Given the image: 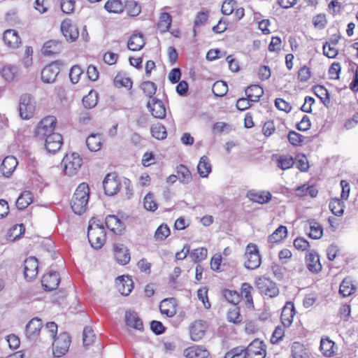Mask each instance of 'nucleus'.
<instances>
[{"mask_svg":"<svg viewBox=\"0 0 358 358\" xmlns=\"http://www.w3.org/2000/svg\"><path fill=\"white\" fill-rule=\"evenodd\" d=\"M90 189L87 183L83 182L76 188L71 200V208L78 215L83 213L87 208Z\"/></svg>","mask_w":358,"mask_h":358,"instance_id":"f257e3e1","label":"nucleus"},{"mask_svg":"<svg viewBox=\"0 0 358 358\" xmlns=\"http://www.w3.org/2000/svg\"><path fill=\"white\" fill-rule=\"evenodd\" d=\"M60 44L56 41H49L43 46V53L45 56L57 54L59 52Z\"/></svg>","mask_w":358,"mask_h":358,"instance_id":"58836bf2","label":"nucleus"},{"mask_svg":"<svg viewBox=\"0 0 358 358\" xmlns=\"http://www.w3.org/2000/svg\"><path fill=\"white\" fill-rule=\"evenodd\" d=\"M75 2L74 0H61L60 6L62 10L67 14L72 13L74 10Z\"/></svg>","mask_w":358,"mask_h":358,"instance_id":"0e129e2a","label":"nucleus"},{"mask_svg":"<svg viewBox=\"0 0 358 358\" xmlns=\"http://www.w3.org/2000/svg\"><path fill=\"white\" fill-rule=\"evenodd\" d=\"M114 255L116 261L122 265H125L130 260V255L128 249L123 244H115L114 245Z\"/></svg>","mask_w":358,"mask_h":358,"instance_id":"aec40b11","label":"nucleus"},{"mask_svg":"<svg viewBox=\"0 0 358 358\" xmlns=\"http://www.w3.org/2000/svg\"><path fill=\"white\" fill-rule=\"evenodd\" d=\"M197 171L201 178H206L212 171L210 160L207 156H202L197 165Z\"/></svg>","mask_w":358,"mask_h":358,"instance_id":"c85d7f7f","label":"nucleus"},{"mask_svg":"<svg viewBox=\"0 0 358 358\" xmlns=\"http://www.w3.org/2000/svg\"><path fill=\"white\" fill-rule=\"evenodd\" d=\"M36 110L34 98L29 94H24L20 98L19 111L20 117L24 120L31 118Z\"/></svg>","mask_w":358,"mask_h":358,"instance_id":"7ed1b4c3","label":"nucleus"},{"mask_svg":"<svg viewBox=\"0 0 358 358\" xmlns=\"http://www.w3.org/2000/svg\"><path fill=\"white\" fill-rule=\"evenodd\" d=\"M105 223L108 229L115 234H121L124 229L122 222L115 215H108L105 219Z\"/></svg>","mask_w":358,"mask_h":358,"instance_id":"b1692460","label":"nucleus"},{"mask_svg":"<svg viewBox=\"0 0 358 358\" xmlns=\"http://www.w3.org/2000/svg\"><path fill=\"white\" fill-rule=\"evenodd\" d=\"M33 201L32 193L29 191L23 192L17 198L16 206L20 210L26 208Z\"/></svg>","mask_w":358,"mask_h":358,"instance_id":"473e14b6","label":"nucleus"},{"mask_svg":"<svg viewBox=\"0 0 358 358\" xmlns=\"http://www.w3.org/2000/svg\"><path fill=\"white\" fill-rule=\"evenodd\" d=\"M105 194L108 196L115 194L119 190L120 183L114 173H108L103 181Z\"/></svg>","mask_w":358,"mask_h":358,"instance_id":"ddd939ff","label":"nucleus"},{"mask_svg":"<svg viewBox=\"0 0 358 358\" xmlns=\"http://www.w3.org/2000/svg\"><path fill=\"white\" fill-rule=\"evenodd\" d=\"M42 327L41 319L38 317L31 319L26 326V336H38Z\"/></svg>","mask_w":358,"mask_h":358,"instance_id":"cd10ccee","label":"nucleus"},{"mask_svg":"<svg viewBox=\"0 0 358 358\" xmlns=\"http://www.w3.org/2000/svg\"><path fill=\"white\" fill-rule=\"evenodd\" d=\"M250 199L259 203H268L271 199V194L268 192H262L260 193H250Z\"/></svg>","mask_w":358,"mask_h":358,"instance_id":"a19ab883","label":"nucleus"},{"mask_svg":"<svg viewBox=\"0 0 358 358\" xmlns=\"http://www.w3.org/2000/svg\"><path fill=\"white\" fill-rule=\"evenodd\" d=\"M243 353L245 358H264L266 345L259 338H255L244 349Z\"/></svg>","mask_w":358,"mask_h":358,"instance_id":"0eeeda50","label":"nucleus"},{"mask_svg":"<svg viewBox=\"0 0 358 358\" xmlns=\"http://www.w3.org/2000/svg\"><path fill=\"white\" fill-rule=\"evenodd\" d=\"M61 62L55 61L46 66L41 71V79L44 83H52L60 72Z\"/></svg>","mask_w":358,"mask_h":358,"instance_id":"6e6552de","label":"nucleus"},{"mask_svg":"<svg viewBox=\"0 0 358 358\" xmlns=\"http://www.w3.org/2000/svg\"><path fill=\"white\" fill-rule=\"evenodd\" d=\"M227 319L229 322L235 324L240 323L242 321V317L240 314V310L238 307H233L229 309L227 313Z\"/></svg>","mask_w":358,"mask_h":358,"instance_id":"6e6d98bb","label":"nucleus"},{"mask_svg":"<svg viewBox=\"0 0 358 358\" xmlns=\"http://www.w3.org/2000/svg\"><path fill=\"white\" fill-rule=\"evenodd\" d=\"M127 12L129 15L131 17H136L139 15L141 11V6L136 1H128L125 5Z\"/></svg>","mask_w":358,"mask_h":358,"instance_id":"8fccbe9b","label":"nucleus"},{"mask_svg":"<svg viewBox=\"0 0 358 358\" xmlns=\"http://www.w3.org/2000/svg\"><path fill=\"white\" fill-rule=\"evenodd\" d=\"M295 315V309L292 302H287L281 313L280 320L284 327H289Z\"/></svg>","mask_w":358,"mask_h":358,"instance_id":"a211bd4d","label":"nucleus"},{"mask_svg":"<svg viewBox=\"0 0 358 358\" xmlns=\"http://www.w3.org/2000/svg\"><path fill=\"white\" fill-rule=\"evenodd\" d=\"M61 31L67 41L73 42L78 38V27L69 19H66L62 22Z\"/></svg>","mask_w":358,"mask_h":358,"instance_id":"f8f14e48","label":"nucleus"},{"mask_svg":"<svg viewBox=\"0 0 358 358\" xmlns=\"http://www.w3.org/2000/svg\"><path fill=\"white\" fill-rule=\"evenodd\" d=\"M150 131L152 136L158 140H163L166 138V129L162 124L158 123L153 125L150 129Z\"/></svg>","mask_w":358,"mask_h":358,"instance_id":"79ce46f5","label":"nucleus"},{"mask_svg":"<svg viewBox=\"0 0 358 358\" xmlns=\"http://www.w3.org/2000/svg\"><path fill=\"white\" fill-rule=\"evenodd\" d=\"M287 137L289 143L295 146L299 145L302 142H304L308 138L294 131H289Z\"/></svg>","mask_w":358,"mask_h":358,"instance_id":"864d4df0","label":"nucleus"},{"mask_svg":"<svg viewBox=\"0 0 358 358\" xmlns=\"http://www.w3.org/2000/svg\"><path fill=\"white\" fill-rule=\"evenodd\" d=\"M294 164L301 171H306L309 168V164L305 155L297 156Z\"/></svg>","mask_w":358,"mask_h":358,"instance_id":"680f3d73","label":"nucleus"},{"mask_svg":"<svg viewBox=\"0 0 358 358\" xmlns=\"http://www.w3.org/2000/svg\"><path fill=\"white\" fill-rule=\"evenodd\" d=\"M19 69L13 64H6L1 70L2 78L7 82H12L18 76Z\"/></svg>","mask_w":358,"mask_h":358,"instance_id":"a878e982","label":"nucleus"},{"mask_svg":"<svg viewBox=\"0 0 358 358\" xmlns=\"http://www.w3.org/2000/svg\"><path fill=\"white\" fill-rule=\"evenodd\" d=\"M253 290L252 287L247 282H244L241 285V294L245 299L248 304L252 305L253 303L252 296L251 294Z\"/></svg>","mask_w":358,"mask_h":358,"instance_id":"603ef678","label":"nucleus"},{"mask_svg":"<svg viewBox=\"0 0 358 358\" xmlns=\"http://www.w3.org/2000/svg\"><path fill=\"white\" fill-rule=\"evenodd\" d=\"M52 352L55 357H60L68 351L71 342V337H53Z\"/></svg>","mask_w":358,"mask_h":358,"instance_id":"1a4fd4ad","label":"nucleus"},{"mask_svg":"<svg viewBox=\"0 0 358 358\" xmlns=\"http://www.w3.org/2000/svg\"><path fill=\"white\" fill-rule=\"evenodd\" d=\"M295 194L298 196H303L309 194L311 197H313V186H307L303 185L295 189Z\"/></svg>","mask_w":358,"mask_h":358,"instance_id":"052dcab7","label":"nucleus"},{"mask_svg":"<svg viewBox=\"0 0 358 358\" xmlns=\"http://www.w3.org/2000/svg\"><path fill=\"white\" fill-rule=\"evenodd\" d=\"M88 149L92 152L99 150L102 145V138L100 134H91L86 139Z\"/></svg>","mask_w":358,"mask_h":358,"instance_id":"2f4dec72","label":"nucleus"},{"mask_svg":"<svg viewBox=\"0 0 358 358\" xmlns=\"http://www.w3.org/2000/svg\"><path fill=\"white\" fill-rule=\"evenodd\" d=\"M183 355L186 358H207L209 352L202 346L194 345L186 348L183 352Z\"/></svg>","mask_w":358,"mask_h":358,"instance_id":"4be33fe9","label":"nucleus"},{"mask_svg":"<svg viewBox=\"0 0 358 358\" xmlns=\"http://www.w3.org/2000/svg\"><path fill=\"white\" fill-rule=\"evenodd\" d=\"M98 101V94L96 92L91 90L87 96H85L83 99V103L85 108H92L96 104Z\"/></svg>","mask_w":358,"mask_h":358,"instance_id":"ea45409f","label":"nucleus"},{"mask_svg":"<svg viewBox=\"0 0 358 358\" xmlns=\"http://www.w3.org/2000/svg\"><path fill=\"white\" fill-rule=\"evenodd\" d=\"M150 329L156 335H159L164 332L165 327L161 322L157 320H152L150 322Z\"/></svg>","mask_w":358,"mask_h":358,"instance_id":"338daca9","label":"nucleus"},{"mask_svg":"<svg viewBox=\"0 0 358 358\" xmlns=\"http://www.w3.org/2000/svg\"><path fill=\"white\" fill-rule=\"evenodd\" d=\"M56 117L48 116L43 118L38 124L35 135L39 139L45 138L48 134H53L56 125Z\"/></svg>","mask_w":358,"mask_h":358,"instance_id":"423d86ee","label":"nucleus"},{"mask_svg":"<svg viewBox=\"0 0 358 358\" xmlns=\"http://www.w3.org/2000/svg\"><path fill=\"white\" fill-rule=\"evenodd\" d=\"M243 348H234L227 352L224 358H245Z\"/></svg>","mask_w":358,"mask_h":358,"instance_id":"69168bd1","label":"nucleus"},{"mask_svg":"<svg viewBox=\"0 0 358 358\" xmlns=\"http://www.w3.org/2000/svg\"><path fill=\"white\" fill-rule=\"evenodd\" d=\"M245 267L248 269H255L261 264V257L256 245L250 243L246 247L245 252Z\"/></svg>","mask_w":358,"mask_h":358,"instance_id":"39448f33","label":"nucleus"},{"mask_svg":"<svg viewBox=\"0 0 358 358\" xmlns=\"http://www.w3.org/2000/svg\"><path fill=\"white\" fill-rule=\"evenodd\" d=\"M245 94L250 101H258L264 94V90L258 85H252L245 90Z\"/></svg>","mask_w":358,"mask_h":358,"instance_id":"7c9ffc66","label":"nucleus"},{"mask_svg":"<svg viewBox=\"0 0 358 358\" xmlns=\"http://www.w3.org/2000/svg\"><path fill=\"white\" fill-rule=\"evenodd\" d=\"M104 8L109 13H120L123 11L124 5L121 0H108Z\"/></svg>","mask_w":358,"mask_h":358,"instance_id":"f704fd0d","label":"nucleus"},{"mask_svg":"<svg viewBox=\"0 0 358 358\" xmlns=\"http://www.w3.org/2000/svg\"><path fill=\"white\" fill-rule=\"evenodd\" d=\"M60 282L59 275L56 271H50L43 276L41 283L45 290L55 289Z\"/></svg>","mask_w":358,"mask_h":358,"instance_id":"4468645a","label":"nucleus"},{"mask_svg":"<svg viewBox=\"0 0 358 358\" xmlns=\"http://www.w3.org/2000/svg\"><path fill=\"white\" fill-rule=\"evenodd\" d=\"M17 165V161L13 156L5 157L1 164L0 170L2 174L6 177H9Z\"/></svg>","mask_w":358,"mask_h":358,"instance_id":"393cba45","label":"nucleus"},{"mask_svg":"<svg viewBox=\"0 0 358 358\" xmlns=\"http://www.w3.org/2000/svg\"><path fill=\"white\" fill-rule=\"evenodd\" d=\"M287 235V229L285 226H280L275 231L268 236V241L270 243H278L285 238Z\"/></svg>","mask_w":358,"mask_h":358,"instance_id":"e433bc0d","label":"nucleus"},{"mask_svg":"<svg viewBox=\"0 0 358 358\" xmlns=\"http://www.w3.org/2000/svg\"><path fill=\"white\" fill-rule=\"evenodd\" d=\"M145 45L143 35L141 33L134 34L127 43V47L130 50L138 51Z\"/></svg>","mask_w":358,"mask_h":358,"instance_id":"bb28decb","label":"nucleus"},{"mask_svg":"<svg viewBox=\"0 0 358 358\" xmlns=\"http://www.w3.org/2000/svg\"><path fill=\"white\" fill-rule=\"evenodd\" d=\"M356 288L351 280L345 278L340 285L339 293L343 296L346 297L352 294Z\"/></svg>","mask_w":358,"mask_h":358,"instance_id":"72a5a7b5","label":"nucleus"},{"mask_svg":"<svg viewBox=\"0 0 358 358\" xmlns=\"http://www.w3.org/2000/svg\"><path fill=\"white\" fill-rule=\"evenodd\" d=\"M45 145L48 152L55 153L58 151L62 144V137L58 133L48 134L45 140Z\"/></svg>","mask_w":358,"mask_h":358,"instance_id":"2eb2a0df","label":"nucleus"},{"mask_svg":"<svg viewBox=\"0 0 358 358\" xmlns=\"http://www.w3.org/2000/svg\"><path fill=\"white\" fill-rule=\"evenodd\" d=\"M172 22V17L168 13H162L159 16L157 27L161 32H166L169 30Z\"/></svg>","mask_w":358,"mask_h":358,"instance_id":"4c0bfd02","label":"nucleus"},{"mask_svg":"<svg viewBox=\"0 0 358 358\" xmlns=\"http://www.w3.org/2000/svg\"><path fill=\"white\" fill-rule=\"evenodd\" d=\"M141 89L147 96L152 99L153 95L156 93L157 86L153 82L144 81L141 85Z\"/></svg>","mask_w":358,"mask_h":358,"instance_id":"49530a36","label":"nucleus"},{"mask_svg":"<svg viewBox=\"0 0 358 358\" xmlns=\"http://www.w3.org/2000/svg\"><path fill=\"white\" fill-rule=\"evenodd\" d=\"M159 310L162 315L171 317L176 314V302L173 298L165 299L162 301Z\"/></svg>","mask_w":358,"mask_h":358,"instance_id":"412c9836","label":"nucleus"},{"mask_svg":"<svg viewBox=\"0 0 358 358\" xmlns=\"http://www.w3.org/2000/svg\"><path fill=\"white\" fill-rule=\"evenodd\" d=\"M320 348L322 354L326 357H331L335 353V343L329 337L321 339Z\"/></svg>","mask_w":358,"mask_h":358,"instance_id":"c756f323","label":"nucleus"},{"mask_svg":"<svg viewBox=\"0 0 358 358\" xmlns=\"http://www.w3.org/2000/svg\"><path fill=\"white\" fill-rule=\"evenodd\" d=\"M294 247L301 251L306 250L308 248H310V243L303 238H296L294 241Z\"/></svg>","mask_w":358,"mask_h":358,"instance_id":"774afa93","label":"nucleus"},{"mask_svg":"<svg viewBox=\"0 0 358 358\" xmlns=\"http://www.w3.org/2000/svg\"><path fill=\"white\" fill-rule=\"evenodd\" d=\"M4 43L10 48H17L21 43L17 32L13 29L5 31L3 36Z\"/></svg>","mask_w":358,"mask_h":358,"instance_id":"5701e85b","label":"nucleus"},{"mask_svg":"<svg viewBox=\"0 0 358 358\" xmlns=\"http://www.w3.org/2000/svg\"><path fill=\"white\" fill-rule=\"evenodd\" d=\"M212 91L215 96H223L228 91V86L225 82L218 80L213 84Z\"/></svg>","mask_w":358,"mask_h":358,"instance_id":"37998d69","label":"nucleus"},{"mask_svg":"<svg viewBox=\"0 0 358 358\" xmlns=\"http://www.w3.org/2000/svg\"><path fill=\"white\" fill-rule=\"evenodd\" d=\"M82 73H83V70L81 69V68L79 66H78V65L73 66L71 69L70 73H69V78H70V80L72 82V83H73V84L77 83L79 81L80 76L82 75Z\"/></svg>","mask_w":358,"mask_h":358,"instance_id":"e2e57ef3","label":"nucleus"},{"mask_svg":"<svg viewBox=\"0 0 358 358\" xmlns=\"http://www.w3.org/2000/svg\"><path fill=\"white\" fill-rule=\"evenodd\" d=\"M82 163V158L78 153L66 154L62 160L65 173L69 176L76 175L80 170Z\"/></svg>","mask_w":358,"mask_h":358,"instance_id":"20e7f679","label":"nucleus"},{"mask_svg":"<svg viewBox=\"0 0 358 358\" xmlns=\"http://www.w3.org/2000/svg\"><path fill=\"white\" fill-rule=\"evenodd\" d=\"M114 84L117 87H124L131 89L133 83L129 78L122 74H117L114 78Z\"/></svg>","mask_w":358,"mask_h":358,"instance_id":"de8ad7c7","label":"nucleus"},{"mask_svg":"<svg viewBox=\"0 0 358 358\" xmlns=\"http://www.w3.org/2000/svg\"><path fill=\"white\" fill-rule=\"evenodd\" d=\"M315 95L318 96L324 105L329 103L327 90L323 88L322 86L315 85Z\"/></svg>","mask_w":358,"mask_h":358,"instance_id":"5fc2aeb1","label":"nucleus"},{"mask_svg":"<svg viewBox=\"0 0 358 358\" xmlns=\"http://www.w3.org/2000/svg\"><path fill=\"white\" fill-rule=\"evenodd\" d=\"M207 328L206 323L203 321L199 320L194 322L190 327L191 336H199L203 334Z\"/></svg>","mask_w":358,"mask_h":358,"instance_id":"c03bdc74","label":"nucleus"},{"mask_svg":"<svg viewBox=\"0 0 358 358\" xmlns=\"http://www.w3.org/2000/svg\"><path fill=\"white\" fill-rule=\"evenodd\" d=\"M257 286L262 294L269 297H274L278 294V289L268 278H259L257 280Z\"/></svg>","mask_w":358,"mask_h":358,"instance_id":"9d476101","label":"nucleus"},{"mask_svg":"<svg viewBox=\"0 0 358 358\" xmlns=\"http://www.w3.org/2000/svg\"><path fill=\"white\" fill-rule=\"evenodd\" d=\"M118 291L124 296L129 295L133 289V280L129 276H119L116 278Z\"/></svg>","mask_w":358,"mask_h":358,"instance_id":"6ab92c4d","label":"nucleus"},{"mask_svg":"<svg viewBox=\"0 0 358 358\" xmlns=\"http://www.w3.org/2000/svg\"><path fill=\"white\" fill-rule=\"evenodd\" d=\"M207 250L205 248H199L190 252V257L195 262H199L207 257Z\"/></svg>","mask_w":358,"mask_h":358,"instance_id":"3c124183","label":"nucleus"},{"mask_svg":"<svg viewBox=\"0 0 358 358\" xmlns=\"http://www.w3.org/2000/svg\"><path fill=\"white\" fill-rule=\"evenodd\" d=\"M329 208L333 214L336 216H341L343 213V206L338 199L331 201L329 203Z\"/></svg>","mask_w":358,"mask_h":358,"instance_id":"bf43d9fd","label":"nucleus"},{"mask_svg":"<svg viewBox=\"0 0 358 358\" xmlns=\"http://www.w3.org/2000/svg\"><path fill=\"white\" fill-rule=\"evenodd\" d=\"M125 322L131 328L139 331H143V324L138 313L134 310H128L125 312Z\"/></svg>","mask_w":358,"mask_h":358,"instance_id":"f3484780","label":"nucleus"},{"mask_svg":"<svg viewBox=\"0 0 358 358\" xmlns=\"http://www.w3.org/2000/svg\"><path fill=\"white\" fill-rule=\"evenodd\" d=\"M143 206L144 208L149 211L154 212L158 208V205L154 198V195L152 193H148L143 199Z\"/></svg>","mask_w":358,"mask_h":358,"instance_id":"a18cd8bd","label":"nucleus"},{"mask_svg":"<svg viewBox=\"0 0 358 358\" xmlns=\"http://www.w3.org/2000/svg\"><path fill=\"white\" fill-rule=\"evenodd\" d=\"M106 231L103 224L96 219L90 220L87 229V238L92 247L100 249L106 241Z\"/></svg>","mask_w":358,"mask_h":358,"instance_id":"f03ea898","label":"nucleus"},{"mask_svg":"<svg viewBox=\"0 0 358 358\" xmlns=\"http://www.w3.org/2000/svg\"><path fill=\"white\" fill-rule=\"evenodd\" d=\"M38 263L36 258L30 257L24 260V275L28 280L34 279L38 273Z\"/></svg>","mask_w":358,"mask_h":358,"instance_id":"dca6fc26","label":"nucleus"},{"mask_svg":"<svg viewBox=\"0 0 358 358\" xmlns=\"http://www.w3.org/2000/svg\"><path fill=\"white\" fill-rule=\"evenodd\" d=\"M176 172L178 178L181 182L187 184L192 180L191 172L185 165L180 164L178 166Z\"/></svg>","mask_w":358,"mask_h":358,"instance_id":"c9c22d12","label":"nucleus"},{"mask_svg":"<svg viewBox=\"0 0 358 358\" xmlns=\"http://www.w3.org/2000/svg\"><path fill=\"white\" fill-rule=\"evenodd\" d=\"M236 1L235 0H225L222 5V13L224 15H231L236 7Z\"/></svg>","mask_w":358,"mask_h":358,"instance_id":"13d9d810","label":"nucleus"},{"mask_svg":"<svg viewBox=\"0 0 358 358\" xmlns=\"http://www.w3.org/2000/svg\"><path fill=\"white\" fill-rule=\"evenodd\" d=\"M170 234V229L166 224H161L155 231L156 239L163 241Z\"/></svg>","mask_w":358,"mask_h":358,"instance_id":"4d7b16f0","label":"nucleus"},{"mask_svg":"<svg viewBox=\"0 0 358 358\" xmlns=\"http://www.w3.org/2000/svg\"><path fill=\"white\" fill-rule=\"evenodd\" d=\"M294 164L293 158L288 155L280 156L277 159V166L282 170L288 169Z\"/></svg>","mask_w":358,"mask_h":358,"instance_id":"09e8293b","label":"nucleus"},{"mask_svg":"<svg viewBox=\"0 0 358 358\" xmlns=\"http://www.w3.org/2000/svg\"><path fill=\"white\" fill-rule=\"evenodd\" d=\"M147 108L155 118L163 119L166 116L165 106L162 101L157 98H152L147 103Z\"/></svg>","mask_w":358,"mask_h":358,"instance_id":"9b49d317","label":"nucleus"}]
</instances>
